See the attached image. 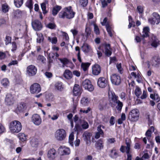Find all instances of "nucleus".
Wrapping results in <instances>:
<instances>
[{"instance_id":"f257e3e1","label":"nucleus","mask_w":160,"mask_h":160,"mask_svg":"<svg viewBox=\"0 0 160 160\" xmlns=\"http://www.w3.org/2000/svg\"><path fill=\"white\" fill-rule=\"evenodd\" d=\"M75 14V12L72 9V7L69 6L65 8L59 13L58 15L60 18H66L70 19L73 18Z\"/></svg>"},{"instance_id":"f03ea898","label":"nucleus","mask_w":160,"mask_h":160,"mask_svg":"<svg viewBox=\"0 0 160 160\" xmlns=\"http://www.w3.org/2000/svg\"><path fill=\"white\" fill-rule=\"evenodd\" d=\"M22 128V125L20 122L17 120L13 121L9 124V129L12 133H18Z\"/></svg>"},{"instance_id":"7ed1b4c3","label":"nucleus","mask_w":160,"mask_h":160,"mask_svg":"<svg viewBox=\"0 0 160 160\" xmlns=\"http://www.w3.org/2000/svg\"><path fill=\"white\" fill-rule=\"evenodd\" d=\"M66 135V132L63 129H58L55 133V137L58 141H61L63 140Z\"/></svg>"},{"instance_id":"20e7f679","label":"nucleus","mask_w":160,"mask_h":160,"mask_svg":"<svg viewBox=\"0 0 160 160\" xmlns=\"http://www.w3.org/2000/svg\"><path fill=\"white\" fill-rule=\"evenodd\" d=\"M139 112L137 109L132 110L129 113V118L132 121H137L139 118Z\"/></svg>"},{"instance_id":"39448f33","label":"nucleus","mask_w":160,"mask_h":160,"mask_svg":"<svg viewBox=\"0 0 160 160\" xmlns=\"http://www.w3.org/2000/svg\"><path fill=\"white\" fill-rule=\"evenodd\" d=\"M152 17L148 19L149 22L151 24H158L160 22V15L156 12L152 14Z\"/></svg>"},{"instance_id":"423d86ee","label":"nucleus","mask_w":160,"mask_h":160,"mask_svg":"<svg viewBox=\"0 0 160 160\" xmlns=\"http://www.w3.org/2000/svg\"><path fill=\"white\" fill-rule=\"evenodd\" d=\"M125 143L126 145V146L125 147L123 145H122L120 149V150L121 152L124 153L125 151V148L126 153L127 154H130L131 152L130 151L131 141L129 139L128 140L126 139L125 141Z\"/></svg>"},{"instance_id":"0eeeda50","label":"nucleus","mask_w":160,"mask_h":160,"mask_svg":"<svg viewBox=\"0 0 160 160\" xmlns=\"http://www.w3.org/2000/svg\"><path fill=\"white\" fill-rule=\"evenodd\" d=\"M41 91L40 85L37 83L32 84L30 87V91L31 93L36 94L39 93Z\"/></svg>"},{"instance_id":"6e6552de","label":"nucleus","mask_w":160,"mask_h":160,"mask_svg":"<svg viewBox=\"0 0 160 160\" xmlns=\"http://www.w3.org/2000/svg\"><path fill=\"white\" fill-rule=\"evenodd\" d=\"M32 25L33 28L36 31H40L42 28V25L41 22L38 20H35L32 21Z\"/></svg>"},{"instance_id":"1a4fd4ad","label":"nucleus","mask_w":160,"mask_h":160,"mask_svg":"<svg viewBox=\"0 0 160 160\" xmlns=\"http://www.w3.org/2000/svg\"><path fill=\"white\" fill-rule=\"evenodd\" d=\"M37 72V68L33 65H30L27 68V72L29 76L35 75Z\"/></svg>"},{"instance_id":"9d476101","label":"nucleus","mask_w":160,"mask_h":160,"mask_svg":"<svg viewBox=\"0 0 160 160\" xmlns=\"http://www.w3.org/2000/svg\"><path fill=\"white\" fill-rule=\"evenodd\" d=\"M92 136V134L91 133L87 131H85L83 134V139L85 142L86 144L88 146L90 145L91 144V138Z\"/></svg>"},{"instance_id":"9b49d317","label":"nucleus","mask_w":160,"mask_h":160,"mask_svg":"<svg viewBox=\"0 0 160 160\" xmlns=\"http://www.w3.org/2000/svg\"><path fill=\"white\" fill-rule=\"evenodd\" d=\"M82 85L85 89H87L89 91H92L94 89V88L90 81L88 79H86L83 81Z\"/></svg>"},{"instance_id":"f8f14e48","label":"nucleus","mask_w":160,"mask_h":160,"mask_svg":"<svg viewBox=\"0 0 160 160\" xmlns=\"http://www.w3.org/2000/svg\"><path fill=\"white\" fill-rule=\"evenodd\" d=\"M111 80L112 83L115 85H119L121 81L119 76L117 74H113L111 76Z\"/></svg>"},{"instance_id":"ddd939ff","label":"nucleus","mask_w":160,"mask_h":160,"mask_svg":"<svg viewBox=\"0 0 160 160\" xmlns=\"http://www.w3.org/2000/svg\"><path fill=\"white\" fill-rule=\"evenodd\" d=\"M108 94L110 98L111 99V106L112 107H114L119 101L118 99V97L116 96L114 92H111V94L109 93Z\"/></svg>"},{"instance_id":"4468645a","label":"nucleus","mask_w":160,"mask_h":160,"mask_svg":"<svg viewBox=\"0 0 160 160\" xmlns=\"http://www.w3.org/2000/svg\"><path fill=\"white\" fill-rule=\"evenodd\" d=\"M97 84L98 86L100 88H104L108 84V81L105 78L103 77L99 78Z\"/></svg>"},{"instance_id":"2eb2a0df","label":"nucleus","mask_w":160,"mask_h":160,"mask_svg":"<svg viewBox=\"0 0 160 160\" xmlns=\"http://www.w3.org/2000/svg\"><path fill=\"white\" fill-rule=\"evenodd\" d=\"M152 65L154 67L158 68L160 66V58L157 56H154L151 62Z\"/></svg>"},{"instance_id":"dca6fc26","label":"nucleus","mask_w":160,"mask_h":160,"mask_svg":"<svg viewBox=\"0 0 160 160\" xmlns=\"http://www.w3.org/2000/svg\"><path fill=\"white\" fill-rule=\"evenodd\" d=\"M15 101L14 96L10 94H7L6 97L5 101L6 104L8 105H12Z\"/></svg>"},{"instance_id":"f3484780","label":"nucleus","mask_w":160,"mask_h":160,"mask_svg":"<svg viewBox=\"0 0 160 160\" xmlns=\"http://www.w3.org/2000/svg\"><path fill=\"white\" fill-rule=\"evenodd\" d=\"M32 120L33 123L36 125H39L42 122L41 118L38 114H34L32 116Z\"/></svg>"},{"instance_id":"a211bd4d","label":"nucleus","mask_w":160,"mask_h":160,"mask_svg":"<svg viewBox=\"0 0 160 160\" xmlns=\"http://www.w3.org/2000/svg\"><path fill=\"white\" fill-rule=\"evenodd\" d=\"M26 108V104L24 103H20L17 105L15 110V112L17 113L24 111Z\"/></svg>"},{"instance_id":"6ab92c4d","label":"nucleus","mask_w":160,"mask_h":160,"mask_svg":"<svg viewBox=\"0 0 160 160\" xmlns=\"http://www.w3.org/2000/svg\"><path fill=\"white\" fill-rule=\"evenodd\" d=\"M151 46L154 48L157 47L159 44V40L154 35H152L151 36Z\"/></svg>"},{"instance_id":"aec40b11","label":"nucleus","mask_w":160,"mask_h":160,"mask_svg":"<svg viewBox=\"0 0 160 160\" xmlns=\"http://www.w3.org/2000/svg\"><path fill=\"white\" fill-rule=\"evenodd\" d=\"M92 73L95 75H98L101 72V69L99 65L96 64L92 67Z\"/></svg>"},{"instance_id":"412c9836","label":"nucleus","mask_w":160,"mask_h":160,"mask_svg":"<svg viewBox=\"0 0 160 160\" xmlns=\"http://www.w3.org/2000/svg\"><path fill=\"white\" fill-rule=\"evenodd\" d=\"M73 94L75 96L81 94V89L78 85L77 84L75 85L73 88Z\"/></svg>"},{"instance_id":"4be33fe9","label":"nucleus","mask_w":160,"mask_h":160,"mask_svg":"<svg viewBox=\"0 0 160 160\" xmlns=\"http://www.w3.org/2000/svg\"><path fill=\"white\" fill-rule=\"evenodd\" d=\"M81 48L82 51L85 53H88L92 51L91 47L87 43H84Z\"/></svg>"},{"instance_id":"5701e85b","label":"nucleus","mask_w":160,"mask_h":160,"mask_svg":"<svg viewBox=\"0 0 160 160\" xmlns=\"http://www.w3.org/2000/svg\"><path fill=\"white\" fill-rule=\"evenodd\" d=\"M95 147L98 149L101 150L103 148V142L102 139H100L98 140L95 144Z\"/></svg>"},{"instance_id":"b1692460","label":"nucleus","mask_w":160,"mask_h":160,"mask_svg":"<svg viewBox=\"0 0 160 160\" xmlns=\"http://www.w3.org/2000/svg\"><path fill=\"white\" fill-rule=\"evenodd\" d=\"M90 99L87 97H83L81 100V103L82 106H87L90 103Z\"/></svg>"},{"instance_id":"393cba45","label":"nucleus","mask_w":160,"mask_h":160,"mask_svg":"<svg viewBox=\"0 0 160 160\" xmlns=\"http://www.w3.org/2000/svg\"><path fill=\"white\" fill-rule=\"evenodd\" d=\"M56 151L54 149H50L48 152V156L50 159H53L55 158V155L56 154Z\"/></svg>"},{"instance_id":"a878e982","label":"nucleus","mask_w":160,"mask_h":160,"mask_svg":"<svg viewBox=\"0 0 160 160\" xmlns=\"http://www.w3.org/2000/svg\"><path fill=\"white\" fill-rule=\"evenodd\" d=\"M59 149L63 155H69L70 153V150L69 148L61 147Z\"/></svg>"},{"instance_id":"bb28decb","label":"nucleus","mask_w":160,"mask_h":160,"mask_svg":"<svg viewBox=\"0 0 160 160\" xmlns=\"http://www.w3.org/2000/svg\"><path fill=\"white\" fill-rule=\"evenodd\" d=\"M105 53L107 56H110L112 53L111 51V48L109 44H106L105 47Z\"/></svg>"},{"instance_id":"cd10ccee","label":"nucleus","mask_w":160,"mask_h":160,"mask_svg":"<svg viewBox=\"0 0 160 160\" xmlns=\"http://www.w3.org/2000/svg\"><path fill=\"white\" fill-rule=\"evenodd\" d=\"M63 76L66 78L70 79L72 77V72L69 70H66L63 74Z\"/></svg>"},{"instance_id":"c85d7f7f","label":"nucleus","mask_w":160,"mask_h":160,"mask_svg":"<svg viewBox=\"0 0 160 160\" xmlns=\"http://www.w3.org/2000/svg\"><path fill=\"white\" fill-rule=\"evenodd\" d=\"M118 153L116 149L112 148L110 151L109 156L112 158H116L118 156Z\"/></svg>"},{"instance_id":"c756f323","label":"nucleus","mask_w":160,"mask_h":160,"mask_svg":"<svg viewBox=\"0 0 160 160\" xmlns=\"http://www.w3.org/2000/svg\"><path fill=\"white\" fill-rule=\"evenodd\" d=\"M149 28L148 27H146L143 29L142 32V36L143 38H146L148 37L149 35Z\"/></svg>"},{"instance_id":"7c9ffc66","label":"nucleus","mask_w":160,"mask_h":160,"mask_svg":"<svg viewBox=\"0 0 160 160\" xmlns=\"http://www.w3.org/2000/svg\"><path fill=\"white\" fill-rule=\"evenodd\" d=\"M62 7L57 5L54 7L52 10V14L54 16L56 15L59 11L61 9Z\"/></svg>"},{"instance_id":"2f4dec72","label":"nucleus","mask_w":160,"mask_h":160,"mask_svg":"<svg viewBox=\"0 0 160 160\" xmlns=\"http://www.w3.org/2000/svg\"><path fill=\"white\" fill-rule=\"evenodd\" d=\"M31 146L33 148H36L37 147L38 143V140L36 138H32L30 142Z\"/></svg>"},{"instance_id":"473e14b6","label":"nucleus","mask_w":160,"mask_h":160,"mask_svg":"<svg viewBox=\"0 0 160 160\" xmlns=\"http://www.w3.org/2000/svg\"><path fill=\"white\" fill-rule=\"evenodd\" d=\"M55 87L58 90L62 91L63 89L62 83L61 82H58L55 84Z\"/></svg>"},{"instance_id":"72a5a7b5","label":"nucleus","mask_w":160,"mask_h":160,"mask_svg":"<svg viewBox=\"0 0 160 160\" xmlns=\"http://www.w3.org/2000/svg\"><path fill=\"white\" fill-rule=\"evenodd\" d=\"M150 98L157 102H158L160 101V97L157 93L151 94L150 95Z\"/></svg>"},{"instance_id":"f704fd0d","label":"nucleus","mask_w":160,"mask_h":160,"mask_svg":"<svg viewBox=\"0 0 160 160\" xmlns=\"http://www.w3.org/2000/svg\"><path fill=\"white\" fill-rule=\"evenodd\" d=\"M90 65L89 62H82L81 64V67L84 71H86L87 70Z\"/></svg>"},{"instance_id":"c9c22d12","label":"nucleus","mask_w":160,"mask_h":160,"mask_svg":"<svg viewBox=\"0 0 160 160\" xmlns=\"http://www.w3.org/2000/svg\"><path fill=\"white\" fill-rule=\"evenodd\" d=\"M37 35L38 38L37 39V43H40L42 42L44 37L42 34L41 33H37Z\"/></svg>"},{"instance_id":"e433bc0d","label":"nucleus","mask_w":160,"mask_h":160,"mask_svg":"<svg viewBox=\"0 0 160 160\" xmlns=\"http://www.w3.org/2000/svg\"><path fill=\"white\" fill-rule=\"evenodd\" d=\"M23 0H14L15 6L18 8L20 7L23 3Z\"/></svg>"},{"instance_id":"4c0bfd02","label":"nucleus","mask_w":160,"mask_h":160,"mask_svg":"<svg viewBox=\"0 0 160 160\" xmlns=\"http://www.w3.org/2000/svg\"><path fill=\"white\" fill-rule=\"evenodd\" d=\"M74 139V136L73 133L72 132L70 134L69 137V143L71 146L73 145Z\"/></svg>"},{"instance_id":"58836bf2","label":"nucleus","mask_w":160,"mask_h":160,"mask_svg":"<svg viewBox=\"0 0 160 160\" xmlns=\"http://www.w3.org/2000/svg\"><path fill=\"white\" fill-rule=\"evenodd\" d=\"M26 6L31 10L33 8V3L32 0H27L26 4Z\"/></svg>"},{"instance_id":"ea45409f","label":"nucleus","mask_w":160,"mask_h":160,"mask_svg":"<svg viewBox=\"0 0 160 160\" xmlns=\"http://www.w3.org/2000/svg\"><path fill=\"white\" fill-rule=\"evenodd\" d=\"M18 137L20 140L22 142H24L26 140V137L25 134L23 133H19L18 134Z\"/></svg>"},{"instance_id":"a19ab883","label":"nucleus","mask_w":160,"mask_h":160,"mask_svg":"<svg viewBox=\"0 0 160 160\" xmlns=\"http://www.w3.org/2000/svg\"><path fill=\"white\" fill-rule=\"evenodd\" d=\"M106 105V102L105 100H101L100 101L99 103V108L100 110L103 109L104 107Z\"/></svg>"},{"instance_id":"79ce46f5","label":"nucleus","mask_w":160,"mask_h":160,"mask_svg":"<svg viewBox=\"0 0 160 160\" xmlns=\"http://www.w3.org/2000/svg\"><path fill=\"white\" fill-rule=\"evenodd\" d=\"M59 60L60 61V62L63 64L62 66L63 67H64L65 65L68 64L69 62V60L65 58H59Z\"/></svg>"},{"instance_id":"37998d69","label":"nucleus","mask_w":160,"mask_h":160,"mask_svg":"<svg viewBox=\"0 0 160 160\" xmlns=\"http://www.w3.org/2000/svg\"><path fill=\"white\" fill-rule=\"evenodd\" d=\"M126 119V115L125 114L122 113V114L121 118H119L118 121V123L119 124H121L123 122V121H124Z\"/></svg>"},{"instance_id":"c03bdc74","label":"nucleus","mask_w":160,"mask_h":160,"mask_svg":"<svg viewBox=\"0 0 160 160\" xmlns=\"http://www.w3.org/2000/svg\"><path fill=\"white\" fill-rule=\"evenodd\" d=\"M46 27L51 29H55L57 26L54 23L50 22L47 24Z\"/></svg>"},{"instance_id":"a18cd8bd","label":"nucleus","mask_w":160,"mask_h":160,"mask_svg":"<svg viewBox=\"0 0 160 160\" xmlns=\"http://www.w3.org/2000/svg\"><path fill=\"white\" fill-rule=\"evenodd\" d=\"M9 9L8 5L6 4H3L2 6V10L3 12L6 13L8 12Z\"/></svg>"},{"instance_id":"49530a36","label":"nucleus","mask_w":160,"mask_h":160,"mask_svg":"<svg viewBox=\"0 0 160 160\" xmlns=\"http://www.w3.org/2000/svg\"><path fill=\"white\" fill-rule=\"evenodd\" d=\"M1 83L4 87H6L8 86L9 82L8 79L4 78L2 80Z\"/></svg>"},{"instance_id":"de8ad7c7","label":"nucleus","mask_w":160,"mask_h":160,"mask_svg":"<svg viewBox=\"0 0 160 160\" xmlns=\"http://www.w3.org/2000/svg\"><path fill=\"white\" fill-rule=\"evenodd\" d=\"M37 59L39 62H41L42 63H44L46 60L45 57L41 55H38Z\"/></svg>"},{"instance_id":"09e8293b","label":"nucleus","mask_w":160,"mask_h":160,"mask_svg":"<svg viewBox=\"0 0 160 160\" xmlns=\"http://www.w3.org/2000/svg\"><path fill=\"white\" fill-rule=\"evenodd\" d=\"M48 40L53 44H55L57 43V38L56 37H54L51 38L50 37H49L48 38Z\"/></svg>"},{"instance_id":"8fccbe9b","label":"nucleus","mask_w":160,"mask_h":160,"mask_svg":"<svg viewBox=\"0 0 160 160\" xmlns=\"http://www.w3.org/2000/svg\"><path fill=\"white\" fill-rule=\"evenodd\" d=\"M41 7L43 11V13L44 14H46L47 12L46 10V3L45 2L41 4Z\"/></svg>"},{"instance_id":"3c124183","label":"nucleus","mask_w":160,"mask_h":160,"mask_svg":"<svg viewBox=\"0 0 160 160\" xmlns=\"http://www.w3.org/2000/svg\"><path fill=\"white\" fill-rule=\"evenodd\" d=\"M117 104V106H116V108L119 111H121L123 106L122 102L119 100Z\"/></svg>"},{"instance_id":"603ef678","label":"nucleus","mask_w":160,"mask_h":160,"mask_svg":"<svg viewBox=\"0 0 160 160\" xmlns=\"http://www.w3.org/2000/svg\"><path fill=\"white\" fill-rule=\"evenodd\" d=\"M74 130L75 131L77 132V133H78L82 130V128L80 125L77 124L75 126Z\"/></svg>"},{"instance_id":"864d4df0","label":"nucleus","mask_w":160,"mask_h":160,"mask_svg":"<svg viewBox=\"0 0 160 160\" xmlns=\"http://www.w3.org/2000/svg\"><path fill=\"white\" fill-rule=\"evenodd\" d=\"M91 110V108L90 107H88L86 110L81 108L80 109L79 111L81 113H87L90 112Z\"/></svg>"},{"instance_id":"5fc2aeb1","label":"nucleus","mask_w":160,"mask_h":160,"mask_svg":"<svg viewBox=\"0 0 160 160\" xmlns=\"http://www.w3.org/2000/svg\"><path fill=\"white\" fill-rule=\"evenodd\" d=\"M106 28L107 30V32L108 33V34L109 35L110 37L112 36V33L111 32V28L110 26L108 24H106Z\"/></svg>"},{"instance_id":"6e6d98bb","label":"nucleus","mask_w":160,"mask_h":160,"mask_svg":"<svg viewBox=\"0 0 160 160\" xmlns=\"http://www.w3.org/2000/svg\"><path fill=\"white\" fill-rule=\"evenodd\" d=\"M141 93V91L140 89L138 87H136L135 90V94L137 96H139Z\"/></svg>"},{"instance_id":"4d7b16f0","label":"nucleus","mask_w":160,"mask_h":160,"mask_svg":"<svg viewBox=\"0 0 160 160\" xmlns=\"http://www.w3.org/2000/svg\"><path fill=\"white\" fill-rule=\"evenodd\" d=\"M80 2L82 6L85 7L88 3V0H80Z\"/></svg>"},{"instance_id":"13d9d810","label":"nucleus","mask_w":160,"mask_h":160,"mask_svg":"<svg viewBox=\"0 0 160 160\" xmlns=\"http://www.w3.org/2000/svg\"><path fill=\"white\" fill-rule=\"evenodd\" d=\"M85 32L86 33L85 36L86 38H87L91 33V30L89 28H86Z\"/></svg>"},{"instance_id":"bf43d9fd","label":"nucleus","mask_w":160,"mask_h":160,"mask_svg":"<svg viewBox=\"0 0 160 160\" xmlns=\"http://www.w3.org/2000/svg\"><path fill=\"white\" fill-rule=\"evenodd\" d=\"M116 66L118 72L120 73H122V68L121 64V63L117 64L116 65Z\"/></svg>"},{"instance_id":"052dcab7","label":"nucleus","mask_w":160,"mask_h":160,"mask_svg":"<svg viewBox=\"0 0 160 160\" xmlns=\"http://www.w3.org/2000/svg\"><path fill=\"white\" fill-rule=\"evenodd\" d=\"M152 132L149 131V130H148L146 132L145 135L147 136V138L148 140H149V139L151 136V134Z\"/></svg>"},{"instance_id":"680f3d73","label":"nucleus","mask_w":160,"mask_h":160,"mask_svg":"<svg viewBox=\"0 0 160 160\" xmlns=\"http://www.w3.org/2000/svg\"><path fill=\"white\" fill-rule=\"evenodd\" d=\"M141 148V144L139 142H136L135 144L134 148L136 149H140Z\"/></svg>"},{"instance_id":"e2e57ef3","label":"nucleus","mask_w":160,"mask_h":160,"mask_svg":"<svg viewBox=\"0 0 160 160\" xmlns=\"http://www.w3.org/2000/svg\"><path fill=\"white\" fill-rule=\"evenodd\" d=\"M11 41V38L9 36H6V37L5 42V44L7 45L9 43H10Z\"/></svg>"},{"instance_id":"0e129e2a","label":"nucleus","mask_w":160,"mask_h":160,"mask_svg":"<svg viewBox=\"0 0 160 160\" xmlns=\"http://www.w3.org/2000/svg\"><path fill=\"white\" fill-rule=\"evenodd\" d=\"M107 142L108 143H113L116 142L115 138H109L107 139Z\"/></svg>"},{"instance_id":"69168bd1","label":"nucleus","mask_w":160,"mask_h":160,"mask_svg":"<svg viewBox=\"0 0 160 160\" xmlns=\"http://www.w3.org/2000/svg\"><path fill=\"white\" fill-rule=\"evenodd\" d=\"M148 96L147 91H143V94L141 96V98L142 99H144L147 98Z\"/></svg>"},{"instance_id":"338daca9","label":"nucleus","mask_w":160,"mask_h":160,"mask_svg":"<svg viewBox=\"0 0 160 160\" xmlns=\"http://www.w3.org/2000/svg\"><path fill=\"white\" fill-rule=\"evenodd\" d=\"M88 124L86 122H84L82 125V128L84 129L88 128Z\"/></svg>"},{"instance_id":"774afa93","label":"nucleus","mask_w":160,"mask_h":160,"mask_svg":"<svg viewBox=\"0 0 160 160\" xmlns=\"http://www.w3.org/2000/svg\"><path fill=\"white\" fill-rule=\"evenodd\" d=\"M12 49L11 50L12 52H14L15 51L17 48V46L16 42H13L12 43Z\"/></svg>"}]
</instances>
